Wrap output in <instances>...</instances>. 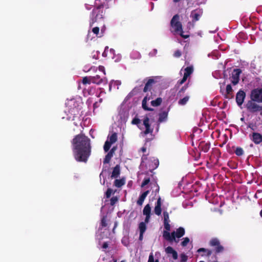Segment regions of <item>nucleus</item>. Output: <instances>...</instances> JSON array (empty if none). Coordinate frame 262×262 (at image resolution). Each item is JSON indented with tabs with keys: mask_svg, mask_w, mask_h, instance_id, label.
<instances>
[{
	"mask_svg": "<svg viewBox=\"0 0 262 262\" xmlns=\"http://www.w3.org/2000/svg\"><path fill=\"white\" fill-rule=\"evenodd\" d=\"M72 144L75 159L86 163L91 154L90 139L83 134H79L73 138Z\"/></svg>",
	"mask_w": 262,
	"mask_h": 262,
	"instance_id": "f257e3e1",
	"label": "nucleus"
},
{
	"mask_svg": "<svg viewBox=\"0 0 262 262\" xmlns=\"http://www.w3.org/2000/svg\"><path fill=\"white\" fill-rule=\"evenodd\" d=\"M185 231L183 227H180L177 229L176 231L172 232L171 233L169 231L164 230L163 232V238L170 243L174 242L178 243L179 242V238L183 236Z\"/></svg>",
	"mask_w": 262,
	"mask_h": 262,
	"instance_id": "f03ea898",
	"label": "nucleus"
},
{
	"mask_svg": "<svg viewBox=\"0 0 262 262\" xmlns=\"http://www.w3.org/2000/svg\"><path fill=\"white\" fill-rule=\"evenodd\" d=\"M170 26L173 29V30H171V32L176 33L180 32V36L185 39L189 37L188 35H184L183 34L182 25L179 21V16L178 14H176L173 16L170 21Z\"/></svg>",
	"mask_w": 262,
	"mask_h": 262,
	"instance_id": "7ed1b4c3",
	"label": "nucleus"
},
{
	"mask_svg": "<svg viewBox=\"0 0 262 262\" xmlns=\"http://www.w3.org/2000/svg\"><path fill=\"white\" fill-rule=\"evenodd\" d=\"M208 245L213 248V250L215 254L222 253L224 251V247L221 244L220 241L216 237L212 238L209 242Z\"/></svg>",
	"mask_w": 262,
	"mask_h": 262,
	"instance_id": "20e7f679",
	"label": "nucleus"
},
{
	"mask_svg": "<svg viewBox=\"0 0 262 262\" xmlns=\"http://www.w3.org/2000/svg\"><path fill=\"white\" fill-rule=\"evenodd\" d=\"M101 7V6H99L96 9L93 10L90 21L91 27H92L95 23L97 22L98 19L103 18V12L100 10Z\"/></svg>",
	"mask_w": 262,
	"mask_h": 262,
	"instance_id": "39448f33",
	"label": "nucleus"
},
{
	"mask_svg": "<svg viewBox=\"0 0 262 262\" xmlns=\"http://www.w3.org/2000/svg\"><path fill=\"white\" fill-rule=\"evenodd\" d=\"M246 108L247 110L251 113H254L262 110V106L258 105L255 101H252L251 99L248 101L246 104Z\"/></svg>",
	"mask_w": 262,
	"mask_h": 262,
	"instance_id": "423d86ee",
	"label": "nucleus"
},
{
	"mask_svg": "<svg viewBox=\"0 0 262 262\" xmlns=\"http://www.w3.org/2000/svg\"><path fill=\"white\" fill-rule=\"evenodd\" d=\"M250 98L252 101L262 102V89H254L251 91Z\"/></svg>",
	"mask_w": 262,
	"mask_h": 262,
	"instance_id": "0eeeda50",
	"label": "nucleus"
},
{
	"mask_svg": "<svg viewBox=\"0 0 262 262\" xmlns=\"http://www.w3.org/2000/svg\"><path fill=\"white\" fill-rule=\"evenodd\" d=\"M92 83L100 85L101 84H105L107 83V78L105 76L101 75H94L91 76Z\"/></svg>",
	"mask_w": 262,
	"mask_h": 262,
	"instance_id": "6e6552de",
	"label": "nucleus"
},
{
	"mask_svg": "<svg viewBox=\"0 0 262 262\" xmlns=\"http://www.w3.org/2000/svg\"><path fill=\"white\" fill-rule=\"evenodd\" d=\"M154 99V96L151 93L149 95V94H147L145 97L143 98L142 101V107L143 109L145 111H154V109L149 107L147 106V102L148 101H149L150 100H152Z\"/></svg>",
	"mask_w": 262,
	"mask_h": 262,
	"instance_id": "1a4fd4ad",
	"label": "nucleus"
},
{
	"mask_svg": "<svg viewBox=\"0 0 262 262\" xmlns=\"http://www.w3.org/2000/svg\"><path fill=\"white\" fill-rule=\"evenodd\" d=\"M242 70L239 69H234L231 76V82L233 85L237 84L239 80V75Z\"/></svg>",
	"mask_w": 262,
	"mask_h": 262,
	"instance_id": "9d476101",
	"label": "nucleus"
},
{
	"mask_svg": "<svg viewBox=\"0 0 262 262\" xmlns=\"http://www.w3.org/2000/svg\"><path fill=\"white\" fill-rule=\"evenodd\" d=\"M203 11L201 9H196L191 11L190 17L192 18V22L195 23L200 19L201 16L202 15Z\"/></svg>",
	"mask_w": 262,
	"mask_h": 262,
	"instance_id": "9b49d317",
	"label": "nucleus"
},
{
	"mask_svg": "<svg viewBox=\"0 0 262 262\" xmlns=\"http://www.w3.org/2000/svg\"><path fill=\"white\" fill-rule=\"evenodd\" d=\"M246 97V93L245 92L240 90L236 95V102L238 106H241L244 101V99Z\"/></svg>",
	"mask_w": 262,
	"mask_h": 262,
	"instance_id": "f8f14e48",
	"label": "nucleus"
},
{
	"mask_svg": "<svg viewBox=\"0 0 262 262\" xmlns=\"http://www.w3.org/2000/svg\"><path fill=\"white\" fill-rule=\"evenodd\" d=\"M143 125L145 127V130L143 132L144 134L147 135L148 134H151L153 132V128L150 127L149 119L148 117H145L144 118Z\"/></svg>",
	"mask_w": 262,
	"mask_h": 262,
	"instance_id": "ddd939ff",
	"label": "nucleus"
},
{
	"mask_svg": "<svg viewBox=\"0 0 262 262\" xmlns=\"http://www.w3.org/2000/svg\"><path fill=\"white\" fill-rule=\"evenodd\" d=\"M163 217H164V227L165 230L170 231V225L169 224L170 220L169 214L167 211L163 212Z\"/></svg>",
	"mask_w": 262,
	"mask_h": 262,
	"instance_id": "4468645a",
	"label": "nucleus"
},
{
	"mask_svg": "<svg viewBox=\"0 0 262 262\" xmlns=\"http://www.w3.org/2000/svg\"><path fill=\"white\" fill-rule=\"evenodd\" d=\"M161 198H159L156 202L155 208H154V212L157 215H160L162 212L161 209Z\"/></svg>",
	"mask_w": 262,
	"mask_h": 262,
	"instance_id": "2eb2a0df",
	"label": "nucleus"
},
{
	"mask_svg": "<svg viewBox=\"0 0 262 262\" xmlns=\"http://www.w3.org/2000/svg\"><path fill=\"white\" fill-rule=\"evenodd\" d=\"M156 83V81L152 78H150L148 79L147 81L145 83V86L143 89V92H146L151 89L153 84Z\"/></svg>",
	"mask_w": 262,
	"mask_h": 262,
	"instance_id": "dca6fc26",
	"label": "nucleus"
},
{
	"mask_svg": "<svg viewBox=\"0 0 262 262\" xmlns=\"http://www.w3.org/2000/svg\"><path fill=\"white\" fill-rule=\"evenodd\" d=\"M232 88L231 84H228L226 86V92L225 94V97L227 99H231L233 97L232 93Z\"/></svg>",
	"mask_w": 262,
	"mask_h": 262,
	"instance_id": "f3484780",
	"label": "nucleus"
},
{
	"mask_svg": "<svg viewBox=\"0 0 262 262\" xmlns=\"http://www.w3.org/2000/svg\"><path fill=\"white\" fill-rule=\"evenodd\" d=\"M149 193V190H146L142 193L139 196L138 200L137 201V204L139 206H142L144 200Z\"/></svg>",
	"mask_w": 262,
	"mask_h": 262,
	"instance_id": "a211bd4d",
	"label": "nucleus"
},
{
	"mask_svg": "<svg viewBox=\"0 0 262 262\" xmlns=\"http://www.w3.org/2000/svg\"><path fill=\"white\" fill-rule=\"evenodd\" d=\"M165 252L168 254H171L172 258L176 260L178 258V253L171 247L168 246L165 249Z\"/></svg>",
	"mask_w": 262,
	"mask_h": 262,
	"instance_id": "6ab92c4d",
	"label": "nucleus"
},
{
	"mask_svg": "<svg viewBox=\"0 0 262 262\" xmlns=\"http://www.w3.org/2000/svg\"><path fill=\"white\" fill-rule=\"evenodd\" d=\"M159 117L158 122L159 123L166 121L167 119L168 111H163L162 112L159 113Z\"/></svg>",
	"mask_w": 262,
	"mask_h": 262,
	"instance_id": "aec40b11",
	"label": "nucleus"
},
{
	"mask_svg": "<svg viewBox=\"0 0 262 262\" xmlns=\"http://www.w3.org/2000/svg\"><path fill=\"white\" fill-rule=\"evenodd\" d=\"M197 252L201 253V252H204V254H203L201 255L202 256H206L207 257H209L212 253L213 251L212 250H210L208 249H206L204 248H199L197 250Z\"/></svg>",
	"mask_w": 262,
	"mask_h": 262,
	"instance_id": "412c9836",
	"label": "nucleus"
},
{
	"mask_svg": "<svg viewBox=\"0 0 262 262\" xmlns=\"http://www.w3.org/2000/svg\"><path fill=\"white\" fill-rule=\"evenodd\" d=\"M120 174V168L119 165H116L115 167H114L112 175L111 178H118Z\"/></svg>",
	"mask_w": 262,
	"mask_h": 262,
	"instance_id": "4be33fe9",
	"label": "nucleus"
},
{
	"mask_svg": "<svg viewBox=\"0 0 262 262\" xmlns=\"http://www.w3.org/2000/svg\"><path fill=\"white\" fill-rule=\"evenodd\" d=\"M116 148L115 147H113L111 150L107 153V154L105 156V158L103 160V163L106 164L110 162L112 157H113V154L115 151Z\"/></svg>",
	"mask_w": 262,
	"mask_h": 262,
	"instance_id": "5701e85b",
	"label": "nucleus"
},
{
	"mask_svg": "<svg viewBox=\"0 0 262 262\" xmlns=\"http://www.w3.org/2000/svg\"><path fill=\"white\" fill-rule=\"evenodd\" d=\"M125 183V179L123 178L121 179H116L114 181V185L117 188H120Z\"/></svg>",
	"mask_w": 262,
	"mask_h": 262,
	"instance_id": "b1692460",
	"label": "nucleus"
},
{
	"mask_svg": "<svg viewBox=\"0 0 262 262\" xmlns=\"http://www.w3.org/2000/svg\"><path fill=\"white\" fill-rule=\"evenodd\" d=\"M210 143L201 142L200 144V148L204 152H207L210 149Z\"/></svg>",
	"mask_w": 262,
	"mask_h": 262,
	"instance_id": "393cba45",
	"label": "nucleus"
},
{
	"mask_svg": "<svg viewBox=\"0 0 262 262\" xmlns=\"http://www.w3.org/2000/svg\"><path fill=\"white\" fill-rule=\"evenodd\" d=\"M162 102V99L161 97H158L154 100H151L150 103L152 106L157 107L160 105Z\"/></svg>",
	"mask_w": 262,
	"mask_h": 262,
	"instance_id": "a878e982",
	"label": "nucleus"
},
{
	"mask_svg": "<svg viewBox=\"0 0 262 262\" xmlns=\"http://www.w3.org/2000/svg\"><path fill=\"white\" fill-rule=\"evenodd\" d=\"M192 72L193 68L192 67H187L185 69L184 75L188 78Z\"/></svg>",
	"mask_w": 262,
	"mask_h": 262,
	"instance_id": "bb28decb",
	"label": "nucleus"
},
{
	"mask_svg": "<svg viewBox=\"0 0 262 262\" xmlns=\"http://www.w3.org/2000/svg\"><path fill=\"white\" fill-rule=\"evenodd\" d=\"M151 207L149 204H147L144 207L143 210V214L145 215H150Z\"/></svg>",
	"mask_w": 262,
	"mask_h": 262,
	"instance_id": "cd10ccee",
	"label": "nucleus"
},
{
	"mask_svg": "<svg viewBox=\"0 0 262 262\" xmlns=\"http://www.w3.org/2000/svg\"><path fill=\"white\" fill-rule=\"evenodd\" d=\"M147 227L145 223L142 222L139 224V229L140 233H144L145 232Z\"/></svg>",
	"mask_w": 262,
	"mask_h": 262,
	"instance_id": "c85d7f7f",
	"label": "nucleus"
},
{
	"mask_svg": "<svg viewBox=\"0 0 262 262\" xmlns=\"http://www.w3.org/2000/svg\"><path fill=\"white\" fill-rule=\"evenodd\" d=\"M189 99V97L188 96H186L184 97L183 98L180 99L178 101V104L181 105H185L188 101Z\"/></svg>",
	"mask_w": 262,
	"mask_h": 262,
	"instance_id": "c756f323",
	"label": "nucleus"
},
{
	"mask_svg": "<svg viewBox=\"0 0 262 262\" xmlns=\"http://www.w3.org/2000/svg\"><path fill=\"white\" fill-rule=\"evenodd\" d=\"M117 140V135L116 133H113L111 136L109 137V142H111V143H115Z\"/></svg>",
	"mask_w": 262,
	"mask_h": 262,
	"instance_id": "7c9ffc66",
	"label": "nucleus"
},
{
	"mask_svg": "<svg viewBox=\"0 0 262 262\" xmlns=\"http://www.w3.org/2000/svg\"><path fill=\"white\" fill-rule=\"evenodd\" d=\"M112 144L113 143H111L108 140H106L105 141L103 146V149L105 152H107L109 150Z\"/></svg>",
	"mask_w": 262,
	"mask_h": 262,
	"instance_id": "2f4dec72",
	"label": "nucleus"
},
{
	"mask_svg": "<svg viewBox=\"0 0 262 262\" xmlns=\"http://www.w3.org/2000/svg\"><path fill=\"white\" fill-rule=\"evenodd\" d=\"M234 152L236 154V155L238 156H241L243 155L244 153L243 149L240 147H236L235 150L234 151Z\"/></svg>",
	"mask_w": 262,
	"mask_h": 262,
	"instance_id": "473e14b6",
	"label": "nucleus"
},
{
	"mask_svg": "<svg viewBox=\"0 0 262 262\" xmlns=\"http://www.w3.org/2000/svg\"><path fill=\"white\" fill-rule=\"evenodd\" d=\"M82 83L84 84H90L91 83H92L91 76L83 77L82 79Z\"/></svg>",
	"mask_w": 262,
	"mask_h": 262,
	"instance_id": "72a5a7b5",
	"label": "nucleus"
},
{
	"mask_svg": "<svg viewBox=\"0 0 262 262\" xmlns=\"http://www.w3.org/2000/svg\"><path fill=\"white\" fill-rule=\"evenodd\" d=\"M150 179L149 177L144 178L143 182L141 183V187H145L146 185H147V184H149V183L150 182Z\"/></svg>",
	"mask_w": 262,
	"mask_h": 262,
	"instance_id": "f704fd0d",
	"label": "nucleus"
},
{
	"mask_svg": "<svg viewBox=\"0 0 262 262\" xmlns=\"http://www.w3.org/2000/svg\"><path fill=\"white\" fill-rule=\"evenodd\" d=\"M154 165V166L152 167V169H150L149 171L150 172L152 173L153 172V170L157 168L158 166H159V160L158 159H154L153 162H152Z\"/></svg>",
	"mask_w": 262,
	"mask_h": 262,
	"instance_id": "c9c22d12",
	"label": "nucleus"
},
{
	"mask_svg": "<svg viewBox=\"0 0 262 262\" xmlns=\"http://www.w3.org/2000/svg\"><path fill=\"white\" fill-rule=\"evenodd\" d=\"M99 31H100V29L99 27H94L92 30V32L95 34L97 36H98V37H101V36H102V35H100V36H98L99 35Z\"/></svg>",
	"mask_w": 262,
	"mask_h": 262,
	"instance_id": "e433bc0d",
	"label": "nucleus"
},
{
	"mask_svg": "<svg viewBox=\"0 0 262 262\" xmlns=\"http://www.w3.org/2000/svg\"><path fill=\"white\" fill-rule=\"evenodd\" d=\"M190 239L188 237H186L183 238V241L181 242V245L183 247L186 246L189 243Z\"/></svg>",
	"mask_w": 262,
	"mask_h": 262,
	"instance_id": "4c0bfd02",
	"label": "nucleus"
},
{
	"mask_svg": "<svg viewBox=\"0 0 262 262\" xmlns=\"http://www.w3.org/2000/svg\"><path fill=\"white\" fill-rule=\"evenodd\" d=\"M147 262H159V260L158 259L155 260L153 253H151L149 254Z\"/></svg>",
	"mask_w": 262,
	"mask_h": 262,
	"instance_id": "58836bf2",
	"label": "nucleus"
},
{
	"mask_svg": "<svg viewBox=\"0 0 262 262\" xmlns=\"http://www.w3.org/2000/svg\"><path fill=\"white\" fill-rule=\"evenodd\" d=\"M180 258V262H186L188 259L187 256L183 253L181 254Z\"/></svg>",
	"mask_w": 262,
	"mask_h": 262,
	"instance_id": "ea45409f",
	"label": "nucleus"
},
{
	"mask_svg": "<svg viewBox=\"0 0 262 262\" xmlns=\"http://www.w3.org/2000/svg\"><path fill=\"white\" fill-rule=\"evenodd\" d=\"M98 70L99 72L101 73V74L103 75V76H105V70L103 66H99L98 67Z\"/></svg>",
	"mask_w": 262,
	"mask_h": 262,
	"instance_id": "a19ab883",
	"label": "nucleus"
},
{
	"mask_svg": "<svg viewBox=\"0 0 262 262\" xmlns=\"http://www.w3.org/2000/svg\"><path fill=\"white\" fill-rule=\"evenodd\" d=\"M113 193V190L111 188H108L105 192V196L106 198H110Z\"/></svg>",
	"mask_w": 262,
	"mask_h": 262,
	"instance_id": "79ce46f5",
	"label": "nucleus"
},
{
	"mask_svg": "<svg viewBox=\"0 0 262 262\" xmlns=\"http://www.w3.org/2000/svg\"><path fill=\"white\" fill-rule=\"evenodd\" d=\"M248 128H250L252 130H255L256 129V126L255 124L250 122L249 123L248 125Z\"/></svg>",
	"mask_w": 262,
	"mask_h": 262,
	"instance_id": "37998d69",
	"label": "nucleus"
},
{
	"mask_svg": "<svg viewBox=\"0 0 262 262\" xmlns=\"http://www.w3.org/2000/svg\"><path fill=\"white\" fill-rule=\"evenodd\" d=\"M187 88H188V84H186L185 85H184L179 91V92L178 93V95H181V93H184L185 92V91H186V90L187 89Z\"/></svg>",
	"mask_w": 262,
	"mask_h": 262,
	"instance_id": "c03bdc74",
	"label": "nucleus"
},
{
	"mask_svg": "<svg viewBox=\"0 0 262 262\" xmlns=\"http://www.w3.org/2000/svg\"><path fill=\"white\" fill-rule=\"evenodd\" d=\"M118 199L116 196H114L111 199L110 204L112 206L114 205L118 201Z\"/></svg>",
	"mask_w": 262,
	"mask_h": 262,
	"instance_id": "a18cd8bd",
	"label": "nucleus"
},
{
	"mask_svg": "<svg viewBox=\"0 0 262 262\" xmlns=\"http://www.w3.org/2000/svg\"><path fill=\"white\" fill-rule=\"evenodd\" d=\"M101 225L102 227H105L107 226L106 217L103 216L101 221Z\"/></svg>",
	"mask_w": 262,
	"mask_h": 262,
	"instance_id": "49530a36",
	"label": "nucleus"
},
{
	"mask_svg": "<svg viewBox=\"0 0 262 262\" xmlns=\"http://www.w3.org/2000/svg\"><path fill=\"white\" fill-rule=\"evenodd\" d=\"M140 123V120L138 118H134L132 121V123L133 124L138 125Z\"/></svg>",
	"mask_w": 262,
	"mask_h": 262,
	"instance_id": "de8ad7c7",
	"label": "nucleus"
},
{
	"mask_svg": "<svg viewBox=\"0 0 262 262\" xmlns=\"http://www.w3.org/2000/svg\"><path fill=\"white\" fill-rule=\"evenodd\" d=\"M182 55V53L181 51L178 50L176 51L173 54V56L175 57L179 58Z\"/></svg>",
	"mask_w": 262,
	"mask_h": 262,
	"instance_id": "09e8293b",
	"label": "nucleus"
},
{
	"mask_svg": "<svg viewBox=\"0 0 262 262\" xmlns=\"http://www.w3.org/2000/svg\"><path fill=\"white\" fill-rule=\"evenodd\" d=\"M187 79V77L184 75L183 78L181 80L178 81V84L179 85H182L186 81Z\"/></svg>",
	"mask_w": 262,
	"mask_h": 262,
	"instance_id": "8fccbe9b",
	"label": "nucleus"
},
{
	"mask_svg": "<svg viewBox=\"0 0 262 262\" xmlns=\"http://www.w3.org/2000/svg\"><path fill=\"white\" fill-rule=\"evenodd\" d=\"M145 216H146V217H145V221H144V223H145V224H146V223H148L149 222V219L150 217V215H145Z\"/></svg>",
	"mask_w": 262,
	"mask_h": 262,
	"instance_id": "3c124183",
	"label": "nucleus"
},
{
	"mask_svg": "<svg viewBox=\"0 0 262 262\" xmlns=\"http://www.w3.org/2000/svg\"><path fill=\"white\" fill-rule=\"evenodd\" d=\"M143 234L144 233H140L139 240L142 241L143 239Z\"/></svg>",
	"mask_w": 262,
	"mask_h": 262,
	"instance_id": "603ef678",
	"label": "nucleus"
},
{
	"mask_svg": "<svg viewBox=\"0 0 262 262\" xmlns=\"http://www.w3.org/2000/svg\"><path fill=\"white\" fill-rule=\"evenodd\" d=\"M102 248L106 249L108 247V244L106 242H104L102 246Z\"/></svg>",
	"mask_w": 262,
	"mask_h": 262,
	"instance_id": "864d4df0",
	"label": "nucleus"
},
{
	"mask_svg": "<svg viewBox=\"0 0 262 262\" xmlns=\"http://www.w3.org/2000/svg\"><path fill=\"white\" fill-rule=\"evenodd\" d=\"M141 150L143 152H146V147H142L141 148Z\"/></svg>",
	"mask_w": 262,
	"mask_h": 262,
	"instance_id": "5fc2aeb1",
	"label": "nucleus"
},
{
	"mask_svg": "<svg viewBox=\"0 0 262 262\" xmlns=\"http://www.w3.org/2000/svg\"><path fill=\"white\" fill-rule=\"evenodd\" d=\"M181 0H173V3H177L180 2Z\"/></svg>",
	"mask_w": 262,
	"mask_h": 262,
	"instance_id": "6e6d98bb",
	"label": "nucleus"
},
{
	"mask_svg": "<svg viewBox=\"0 0 262 262\" xmlns=\"http://www.w3.org/2000/svg\"><path fill=\"white\" fill-rule=\"evenodd\" d=\"M241 120L242 121L244 122V121H245V118H244V117H242V118H241Z\"/></svg>",
	"mask_w": 262,
	"mask_h": 262,
	"instance_id": "4d7b16f0",
	"label": "nucleus"
},
{
	"mask_svg": "<svg viewBox=\"0 0 262 262\" xmlns=\"http://www.w3.org/2000/svg\"><path fill=\"white\" fill-rule=\"evenodd\" d=\"M103 171H102L101 172V173L100 174V177H101V176H103Z\"/></svg>",
	"mask_w": 262,
	"mask_h": 262,
	"instance_id": "13d9d810",
	"label": "nucleus"
},
{
	"mask_svg": "<svg viewBox=\"0 0 262 262\" xmlns=\"http://www.w3.org/2000/svg\"><path fill=\"white\" fill-rule=\"evenodd\" d=\"M260 215L262 217V210L260 211Z\"/></svg>",
	"mask_w": 262,
	"mask_h": 262,
	"instance_id": "bf43d9fd",
	"label": "nucleus"
},
{
	"mask_svg": "<svg viewBox=\"0 0 262 262\" xmlns=\"http://www.w3.org/2000/svg\"><path fill=\"white\" fill-rule=\"evenodd\" d=\"M104 31V29H101V34H103V32Z\"/></svg>",
	"mask_w": 262,
	"mask_h": 262,
	"instance_id": "052dcab7",
	"label": "nucleus"
},
{
	"mask_svg": "<svg viewBox=\"0 0 262 262\" xmlns=\"http://www.w3.org/2000/svg\"><path fill=\"white\" fill-rule=\"evenodd\" d=\"M159 190V187L158 186L157 189L156 190V191H158Z\"/></svg>",
	"mask_w": 262,
	"mask_h": 262,
	"instance_id": "680f3d73",
	"label": "nucleus"
},
{
	"mask_svg": "<svg viewBox=\"0 0 262 262\" xmlns=\"http://www.w3.org/2000/svg\"><path fill=\"white\" fill-rule=\"evenodd\" d=\"M96 75H101V73L96 74Z\"/></svg>",
	"mask_w": 262,
	"mask_h": 262,
	"instance_id": "e2e57ef3",
	"label": "nucleus"
},
{
	"mask_svg": "<svg viewBox=\"0 0 262 262\" xmlns=\"http://www.w3.org/2000/svg\"><path fill=\"white\" fill-rule=\"evenodd\" d=\"M125 261H126L125 260H122L120 262H125Z\"/></svg>",
	"mask_w": 262,
	"mask_h": 262,
	"instance_id": "0e129e2a",
	"label": "nucleus"
},
{
	"mask_svg": "<svg viewBox=\"0 0 262 262\" xmlns=\"http://www.w3.org/2000/svg\"><path fill=\"white\" fill-rule=\"evenodd\" d=\"M113 262H117V259H114V261Z\"/></svg>",
	"mask_w": 262,
	"mask_h": 262,
	"instance_id": "69168bd1",
	"label": "nucleus"
},
{
	"mask_svg": "<svg viewBox=\"0 0 262 262\" xmlns=\"http://www.w3.org/2000/svg\"><path fill=\"white\" fill-rule=\"evenodd\" d=\"M104 183H105V180H104V181H103V184H104Z\"/></svg>",
	"mask_w": 262,
	"mask_h": 262,
	"instance_id": "338daca9",
	"label": "nucleus"
},
{
	"mask_svg": "<svg viewBox=\"0 0 262 262\" xmlns=\"http://www.w3.org/2000/svg\"><path fill=\"white\" fill-rule=\"evenodd\" d=\"M199 262H205L204 261H200Z\"/></svg>",
	"mask_w": 262,
	"mask_h": 262,
	"instance_id": "774afa93",
	"label": "nucleus"
}]
</instances>
